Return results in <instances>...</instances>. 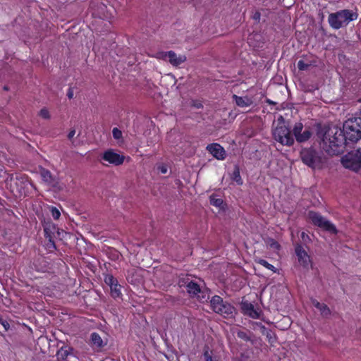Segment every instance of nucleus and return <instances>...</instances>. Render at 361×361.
<instances>
[{
    "label": "nucleus",
    "mask_w": 361,
    "mask_h": 361,
    "mask_svg": "<svg viewBox=\"0 0 361 361\" xmlns=\"http://www.w3.org/2000/svg\"><path fill=\"white\" fill-rule=\"evenodd\" d=\"M255 262L261 265H262L263 267H264L265 268L269 269V270H271L272 271L274 272H276V268L271 264H269L268 262H267L266 260L264 259H257L255 260Z\"/></svg>",
    "instance_id": "obj_20"
},
{
    "label": "nucleus",
    "mask_w": 361,
    "mask_h": 361,
    "mask_svg": "<svg viewBox=\"0 0 361 361\" xmlns=\"http://www.w3.org/2000/svg\"><path fill=\"white\" fill-rule=\"evenodd\" d=\"M203 358L204 361H215L212 358V352L209 351L208 349L204 350Z\"/></svg>",
    "instance_id": "obj_24"
},
{
    "label": "nucleus",
    "mask_w": 361,
    "mask_h": 361,
    "mask_svg": "<svg viewBox=\"0 0 361 361\" xmlns=\"http://www.w3.org/2000/svg\"><path fill=\"white\" fill-rule=\"evenodd\" d=\"M75 130L71 129L68 134V138L71 140L73 138V137L75 136Z\"/></svg>",
    "instance_id": "obj_32"
},
{
    "label": "nucleus",
    "mask_w": 361,
    "mask_h": 361,
    "mask_svg": "<svg viewBox=\"0 0 361 361\" xmlns=\"http://www.w3.org/2000/svg\"><path fill=\"white\" fill-rule=\"evenodd\" d=\"M300 157L302 162L312 169H319L322 166V157L312 149H303Z\"/></svg>",
    "instance_id": "obj_6"
},
{
    "label": "nucleus",
    "mask_w": 361,
    "mask_h": 361,
    "mask_svg": "<svg viewBox=\"0 0 361 361\" xmlns=\"http://www.w3.org/2000/svg\"><path fill=\"white\" fill-rule=\"evenodd\" d=\"M242 309L245 314L249 315L250 317L257 319L259 317V312L255 309L252 304L245 302L242 304Z\"/></svg>",
    "instance_id": "obj_14"
},
{
    "label": "nucleus",
    "mask_w": 361,
    "mask_h": 361,
    "mask_svg": "<svg viewBox=\"0 0 361 361\" xmlns=\"http://www.w3.org/2000/svg\"><path fill=\"white\" fill-rule=\"evenodd\" d=\"M188 293L192 296H197L199 299H204V290L200 284L194 281H190L186 285Z\"/></svg>",
    "instance_id": "obj_12"
},
{
    "label": "nucleus",
    "mask_w": 361,
    "mask_h": 361,
    "mask_svg": "<svg viewBox=\"0 0 361 361\" xmlns=\"http://www.w3.org/2000/svg\"><path fill=\"white\" fill-rule=\"evenodd\" d=\"M295 254L298 262L305 269H309L312 266L310 257L301 245L295 247Z\"/></svg>",
    "instance_id": "obj_11"
},
{
    "label": "nucleus",
    "mask_w": 361,
    "mask_h": 361,
    "mask_svg": "<svg viewBox=\"0 0 361 361\" xmlns=\"http://www.w3.org/2000/svg\"><path fill=\"white\" fill-rule=\"evenodd\" d=\"M305 237V233H302V239H304Z\"/></svg>",
    "instance_id": "obj_39"
},
{
    "label": "nucleus",
    "mask_w": 361,
    "mask_h": 361,
    "mask_svg": "<svg viewBox=\"0 0 361 361\" xmlns=\"http://www.w3.org/2000/svg\"><path fill=\"white\" fill-rule=\"evenodd\" d=\"M319 311L324 316H327L330 314V310L325 304L322 305L321 307L319 309Z\"/></svg>",
    "instance_id": "obj_27"
},
{
    "label": "nucleus",
    "mask_w": 361,
    "mask_h": 361,
    "mask_svg": "<svg viewBox=\"0 0 361 361\" xmlns=\"http://www.w3.org/2000/svg\"><path fill=\"white\" fill-rule=\"evenodd\" d=\"M357 15L349 10H342L338 12L331 13L329 16V23L334 29L348 25L350 21L357 19Z\"/></svg>",
    "instance_id": "obj_3"
},
{
    "label": "nucleus",
    "mask_w": 361,
    "mask_h": 361,
    "mask_svg": "<svg viewBox=\"0 0 361 361\" xmlns=\"http://www.w3.org/2000/svg\"><path fill=\"white\" fill-rule=\"evenodd\" d=\"M309 67V64L306 63L304 61L300 60L298 62V68L300 71H305Z\"/></svg>",
    "instance_id": "obj_28"
},
{
    "label": "nucleus",
    "mask_w": 361,
    "mask_h": 361,
    "mask_svg": "<svg viewBox=\"0 0 361 361\" xmlns=\"http://www.w3.org/2000/svg\"><path fill=\"white\" fill-rule=\"evenodd\" d=\"M267 245L270 247L271 249L277 251L280 248V245L273 239H270L267 241Z\"/></svg>",
    "instance_id": "obj_22"
},
{
    "label": "nucleus",
    "mask_w": 361,
    "mask_h": 361,
    "mask_svg": "<svg viewBox=\"0 0 361 361\" xmlns=\"http://www.w3.org/2000/svg\"><path fill=\"white\" fill-rule=\"evenodd\" d=\"M39 116L44 119H49L50 114L47 109L43 108L39 112Z\"/></svg>",
    "instance_id": "obj_23"
},
{
    "label": "nucleus",
    "mask_w": 361,
    "mask_h": 361,
    "mask_svg": "<svg viewBox=\"0 0 361 361\" xmlns=\"http://www.w3.org/2000/svg\"><path fill=\"white\" fill-rule=\"evenodd\" d=\"M113 137L116 140H119L122 137V132L117 128H114L112 130Z\"/></svg>",
    "instance_id": "obj_26"
},
{
    "label": "nucleus",
    "mask_w": 361,
    "mask_h": 361,
    "mask_svg": "<svg viewBox=\"0 0 361 361\" xmlns=\"http://www.w3.org/2000/svg\"><path fill=\"white\" fill-rule=\"evenodd\" d=\"M207 149L213 157L219 160H224L226 158V152L219 144L209 145L207 147Z\"/></svg>",
    "instance_id": "obj_13"
},
{
    "label": "nucleus",
    "mask_w": 361,
    "mask_h": 361,
    "mask_svg": "<svg viewBox=\"0 0 361 361\" xmlns=\"http://www.w3.org/2000/svg\"><path fill=\"white\" fill-rule=\"evenodd\" d=\"M102 159L109 164L119 166L124 162L125 156L114 149H109L102 153Z\"/></svg>",
    "instance_id": "obj_9"
},
{
    "label": "nucleus",
    "mask_w": 361,
    "mask_h": 361,
    "mask_svg": "<svg viewBox=\"0 0 361 361\" xmlns=\"http://www.w3.org/2000/svg\"><path fill=\"white\" fill-rule=\"evenodd\" d=\"M62 355H63V357H66L67 356L66 351H64V354H63Z\"/></svg>",
    "instance_id": "obj_38"
},
{
    "label": "nucleus",
    "mask_w": 361,
    "mask_h": 361,
    "mask_svg": "<svg viewBox=\"0 0 361 361\" xmlns=\"http://www.w3.org/2000/svg\"><path fill=\"white\" fill-rule=\"evenodd\" d=\"M323 303H320L317 300H312V305L314 307H315L318 310L321 307Z\"/></svg>",
    "instance_id": "obj_35"
},
{
    "label": "nucleus",
    "mask_w": 361,
    "mask_h": 361,
    "mask_svg": "<svg viewBox=\"0 0 361 361\" xmlns=\"http://www.w3.org/2000/svg\"><path fill=\"white\" fill-rule=\"evenodd\" d=\"M343 166L353 171H358L361 168V151L356 149L344 155L341 159Z\"/></svg>",
    "instance_id": "obj_4"
},
{
    "label": "nucleus",
    "mask_w": 361,
    "mask_h": 361,
    "mask_svg": "<svg viewBox=\"0 0 361 361\" xmlns=\"http://www.w3.org/2000/svg\"><path fill=\"white\" fill-rule=\"evenodd\" d=\"M24 187L28 190L30 188H32L33 185L30 181H25L23 183Z\"/></svg>",
    "instance_id": "obj_34"
},
{
    "label": "nucleus",
    "mask_w": 361,
    "mask_h": 361,
    "mask_svg": "<svg viewBox=\"0 0 361 361\" xmlns=\"http://www.w3.org/2000/svg\"><path fill=\"white\" fill-rule=\"evenodd\" d=\"M104 281L109 287L118 282L117 279L112 275H106L104 278Z\"/></svg>",
    "instance_id": "obj_21"
},
{
    "label": "nucleus",
    "mask_w": 361,
    "mask_h": 361,
    "mask_svg": "<svg viewBox=\"0 0 361 361\" xmlns=\"http://www.w3.org/2000/svg\"><path fill=\"white\" fill-rule=\"evenodd\" d=\"M293 132L296 141L298 142H306L312 136V132L307 128L303 130V125L300 122L294 125Z\"/></svg>",
    "instance_id": "obj_10"
},
{
    "label": "nucleus",
    "mask_w": 361,
    "mask_h": 361,
    "mask_svg": "<svg viewBox=\"0 0 361 361\" xmlns=\"http://www.w3.org/2000/svg\"><path fill=\"white\" fill-rule=\"evenodd\" d=\"M0 323L6 330H8L9 329V324L6 321L0 319Z\"/></svg>",
    "instance_id": "obj_33"
},
{
    "label": "nucleus",
    "mask_w": 361,
    "mask_h": 361,
    "mask_svg": "<svg viewBox=\"0 0 361 361\" xmlns=\"http://www.w3.org/2000/svg\"><path fill=\"white\" fill-rule=\"evenodd\" d=\"M308 217L315 226L332 233H337L335 226L319 214L314 212H310Z\"/></svg>",
    "instance_id": "obj_7"
},
{
    "label": "nucleus",
    "mask_w": 361,
    "mask_h": 361,
    "mask_svg": "<svg viewBox=\"0 0 361 361\" xmlns=\"http://www.w3.org/2000/svg\"><path fill=\"white\" fill-rule=\"evenodd\" d=\"M210 204L221 208L223 204V200L221 198H218L216 195H212L210 196Z\"/></svg>",
    "instance_id": "obj_19"
},
{
    "label": "nucleus",
    "mask_w": 361,
    "mask_h": 361,
    "mask_svg": "<svg viewBox=\"0 0 361 361\" xmlns=\"http://www.w3.org/2000/svg\"><path fill=\"white\" fill-rule=\"evenodd\" d=\"M28 191H20L21 195H27Z\"/></svg>",
    "instance_id": "obj_37"
},
{
    "label": "nucleus",
    "mask_w": 361,
    "mask_h": 361,
    "mask_svg": "<svg viewBox=\"0 0 361 361\" xmlns=\"http://www.w3.org/2000/svg\"><path fill=\"white\" fill-rule=\"evenodd\" d=\"M91 342L94 346L97 348H101L105 345L101 336L97 333L91 334Z\"/></svg>",
    "instance_id": "obj_17"
},
{
    "label": "nucleus",
    "mask_w": 361,
    "mask_h": 361,
    "mask_svg": "<svg viewBox=\"0 0 361 361\" xmlns=\"http://www.w3.org/2000/svg\"><path fill=\"white\" fill-rule=\"evenodd\" d=\"M212 310L225 317H231L235 312L234 307L228 303L224 302L221 298L218 295L212 297L211 301Z\"/></svg>",
    "instance_id": "obj_5"
},
{
    "label": "nucleus",
    "mask_w": 361,
    "mask_h": 361,
    "mask_svg": "<svg viewBox=\"0 0 361 361\" xmlns=\"http://www.w3.org/2000/svg\"><path fill=\"white\" fill-rule=\"evenodd\" d=\"M59 353H61V354L62 355V353H63V350H61L59 352Z\"/></svg>",
    "instance_id": "obj_41"
},
{
    "label": "nucleus",
    "mask_w": 361,
    "mask_h": 361,
    "mask_svg": "<svg viewBox=\"0 0 361 361\" xmlns=\"http://www.w3.org/2000/svg\"><path fill=\"white\" fill-rule=\"evenodd\" d=\"M111 294L114 298H118L121 295V286L117 283L110 287Z\"/></svg>",
    "instance_id": "obj_18"
},
{
    "label": "nucleus",
    "mask_w": 361,
    "mask_h": 361,
    "mask_svg": "<svg viewBox=\"0 0 361 361\" xmlns=\"http://www.w3.org/2000/svg\"><path fill=\"white\" fill-rule=\"evenodd\" d=\"M68 97H72V94H68Z\"/></svg>",
    "instance_id": "obj_40"
},
{
    "label": "nucleus",
    "mask_w": 361,
    "mask_h": 361,
    "mask_svg": "<svg viewBox=\"0 0 361 361\" xmlns=\"http://www.w3.org/2000/svg\"><path fill=\"white\" fill-rule=\"evenodd\" d=\"M50 211H51V216H53V218L54 219L57 220L59 219V217L61 216V213L57 208L51 207Z\"/></svg>",
    "instance_id": "obj_25"
},
{
    "label": "nucleus",
    "mask_w": 361,
    "mask_h": 361,
    "mask_svg": "<svg viewBox=\"0 0 361 361\" xmlns=\"http://www.w3.org/2000/svg\"><path fill=\"white\" fill-rule=\"evenodd\" d=\"M272 135L274 139L282 145L290 147L294 144V137L282 116L274 123Z\"/></svg>",
    "instance_id": "obj_2"
},
{
    "label": "nucleus",
    "mask_w": 361,
    "mask_h": 361,
    "mask_svg": "<svg viewBox=\"0 0 361 361\" xmlns=\"http://www.w3.org/2000/svg\"><path fill=\"white\" fill-rule=\"evenodd\" d=\"M236 104L240 107H247L252 104V100L247 97L233 96Z\"/></svg>",
    "instance_id": "obj_15"
},
{
    "label": "nucleus",
    "mask_w": 361,
    "mask_h": 361,
    "mask_svg": "<svg viewBox=\"0 0 361 361\" xmlns=\"http://www.w3.org/2000/svg\"><path fill=\"white\" fill-rule=\"evenodd\" d=\"M157 58L169 62L173 66H178L186 61V56L183 54H177L173 51L161 52L157 54Z\"/></svg>",
    "instance_id": "obj_8"
},
{
    "label": "nucleus",
    "mask_w": 361,
    "mask_h": 361,
    "mask_svg": "<svg viewBox=\"0 0 361 361\" xmlns=\"http://www.w3.org/2000/svg\"><path fill=\"white\" fill-rule=\"evenodd\" d=\"M237 335L239 338L244 340H247L249 338L247 334L245 331H238Z\"/></svg>",
    "instance_id": "obj_30"
},
{
    "label": "nucleus",
    "mask_w": 361,
    "mask_h": 361,
    "mask_svg": "<svg viewBox=\"0 0 361 361\" xmlns=\"http://www.w3.org/2000/svg\"><path fill=\"white\" fill-rule=\"evenodd\" d=\"M40 175L42 180L48 185H54V178L51 173L44 169L40 171Z\"/></svg>",
    "instance_id": "obj_16"
},
{
    "label": "nucleus",
    "mask_w": 361,
    "mask_h": 361,
    "mask_svg": "<svg viewBox=\"0 0 361 361\" xmlns=\"http://www.w3.org/2000/svg\"><path fill=\"white\" fill-rule=\"evenodd\" d=\"M158 170L162 173V174H165L167 173L168 171V168L166 165H160L158 166Z\"/></svg>",
    "instance_id": "obj_31"
},
{
    "label": "nucleus",
    "mask_w": 361,
    "mask_h": 361,
    "mask_svg": "<svg viewBox=\"0 0 361 361\" xmlns=\"http://www.w3.org/2000/svg\"><path fill=\"white\" fill-rule=\"evenodd\" d=\"M254 19L255 20H259V18H260V14L259 13H255L254 16H253Z\"/></svg>",
    "instance_id": "obj_36"
},
{
    "label": "nucleus",
    "mask_w": 361,
    "mask_h": 361,
    "mask_svg": "<svg viewBox=\"0 0 361 361\" xmlns=\"http://www.w3.org/2000/svg\"><path fill=\"white\" fill-rule=\"evenodd\" d=\"M345 142L342 130L336 126L326 129L322 137L323 148L329 154L339 153Z\"/></svg>",
    "instance_id": "obj_1"
},
{
    "label": "nucleus",
    "mask_w": 361,
    "mask_h": 361,
    "mask_svg": "<svg viewBox=\"0 0 361 361\" xmlns=\"http://www.w3.org/2000/svg\"><path fill=\"white\" fill-rule=\"evenodd\" d=\"M234 179L238 184H242L241 178L240 177V173L238 170H235L233 173Z\"/></svg>",
    "instance_id": "obj_29"
}]
</instances>
